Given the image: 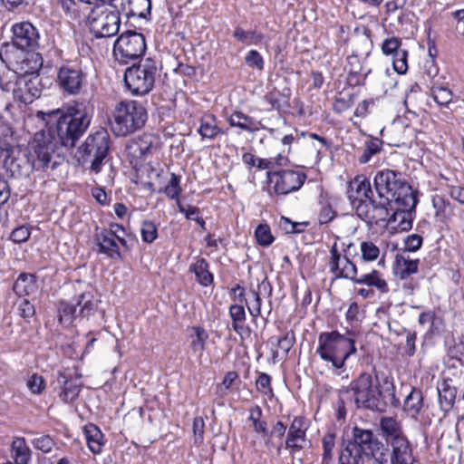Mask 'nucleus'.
I'll list each match as a JSON object with an SVG mask.
<instances>
[{
    "label": "nucleus",
    "mask_w": 464,
    "mask_h": 464,
    "mask_svg": "<svg viewBox=\"0 0 464 464\" xmlns=\"http://www.w3.org/2000/svg\"><path fill=\"white\" fill-rule=\"evenodd\" d=\"M255 237L257 243L263 246H270L275 239L267 224H259L255 230Z\"/></svg>",
    "instance_id": "obj_44"
},
{
    "label": "nucleus",
    "mask_w": 464,
    "mask_h": 464,
    "mask_svg": "<svg viewBox=\"0 0 464 464\" xmlns=\"http://www.w3.org/2000/svg\"><path fill=\"white\" fill-rule=\"evenodd\" d=\"M157 75L156 62L146 58L126 69L124 82L133 95L142 96L152 90Z\"/></svg>",
    "instance_id": "obj_8"
},
{
    "label": "nucleus",
    "mask_w": 464,
    "mask_h": 464,
    "mask_svg": "<svg viewBox=\"0 0 464 464\" xmlns=\"http://www.w3.org/2000/svg\"><path fill=\"white\" fill-rule=\"evenodd\" d=\"M336 217V211H334L330 204H324L322 206L318 214V222L320 225L328 224Z\"/></svg>",
    "instance_id": "obj_60"
},
{
    "label": "nucleus",
    "mask_w": 464,
    "mask_h": 464,
    "mask_svg": "<svg viewBox=\"0 0 464 464\" xmlns=\"http://www.w3.org/2000/svg\"><path fill=\"white\" fill-rule=\"evenodd\" d=\"M34 151H28V161L31 162L33 169H44L51 168L54 169L59 162L54 160L52 162V154L54 152L53 147H32Z\"/></svg>",
    "instance_id": "obj_22"
},
{
    "label": "nucleus",
    "mask_w": 464,
    "mask_h": 464,
    "mask_svg": "<svg viewBox=\"0 0 464 464\" xmlns=\"http://www.w3.org/2000/svg\"><path fill=\"white\" fill-rule=\"evenodd\" d=\"M233 36L240 43L246 44H258L263 42L265 36L263 34L252 30L245 31L242 27H236L233 32Z\"/></svg>",
    "instance_id": "obj_33"
},
{
    "label": "nucleus",
    "mask_w": 464,
    "mask_h": 464,
    "mask_svg": "<svg viewBox=\"0 0 464 464\" xmlns=\"http://www.w3.org/2000/svg\"><path fill=\"white\" fill-rule=\"evenodd\" d=\"M268 291V294L271 295L272 287L266 280H263L258 285V291L252 290L250 292L254 301L251 304V305H247L249 314L254 317L257 318L261 314V305H262V300L259 295V291Z\"/></svg>",
    "instance_id": "obj_32"
},
{
    "label": "nucleus",
    "mask_w": 464,
    "mask_h": 464,
    "mask_svg": "<svg viewBox=\"0 0 464 464\" xmlns=\"http://www.w3.org/2000/svg\"><path fill=\"white\" fill-rule=\"evenodd\" d=\"M110 140L109 132L104 128H100L91 133L82 145H108Z\"/></svg>",
    "instance_id": "obj_46"
},
{
    "label": "nucleus",
    "mask_w": 464,
    "mask_h": 464,
    "mask_svg": "<svg viewBox=\"0 0 464 464\" xmlns=\"http://www.w3.org/2000/svg\"><path fill=\"white\" fill-rule=\"evenodd\" d=\"M150 147H126L128 155L130 157V162L132 167L138 170L139 160L142 159L149 151Z\"/></svg>",
    "instance_id": "obj_56"
},
{
    "label": "nucleus",
    "mask_w": 464,
    "mask_h": 464,
    "mask_svg": "<svg viewBox=\"0 0 464 464\" xmlns=\"http://www.w3.org/2000/svg\"><path fill=\"white\" fill-rule=\"evenodd\" d=\"M306 178V174L299 169L268 170L266 172V191L270 196H286L298 191Z\"/></svg>",
    "instance_id": "obj_11"
},
{
    "label": "nucleus",
    "mask_w": 464,
    "mask_h": 464,
    "mask_svg": "<svg viewBox=\"0 0 464 464\" xmlns=\"http://www.w3.org/2000/svg\"><path fill=\"white\" fill-rule=\"evenodd\" d=\"M430 92L434 102L440 106H448L453 99V92L445 86H433Z\"/></svg>",
    "instance_id": "obj_36"
},
{
    "label": "nucleus",
    "mask_w": 464,
    "mask_h": 464,
    "mask_svg": "<svg viewBox=\"0 0 464 464\" xmlns=\"http://www.w3.org/2000/svg\"><path fill=\"white\" fill-rule=\"evenodd\" d=\"M374 188L378 198L388 199L399 206H414V195L418 194L405 180L402 174L392 169H382L374 177Z\"/></svg>",
    "instance_id": "obj_5"
},
{
    "label": "nucleus",
    "mask_w": 464,
    "mask_h": 464,
    "mask_svg": "<svg viewBox=\"0 0 464 464\" xmlns=\"http://www.w3.org/2000/svg\"><path fill=\"white\" fill-rule=\"evenodd\" d=\"M198 131L203 139L208 138L210 140L216 138L219 134H223L215 124V119L210 116L202 120Z\"/></svg>",
    "instance_id": "obj_39"
},
{
    "label": "nucleus",
    "mask_w": 464,
    "mask_h": 464,
    "mask_svg": "<svg viewBox=\"0 0 464 464\" xmlns=\"http://www.w3.org/2000/svg\"><path fill=\"white\" fill-rule=\"evenodd\" d=\"M379 427L385 444L383 450L366 455L372 459L370 464H416L413 446L401 421L385 416L380 419Z\"/></svg>",
    "instance_id": "obj_3"
},
{
    "label": "nucleus",
    "mask_w": 464,
    "mask_h": 464,
    "mask_svg": "<svg viewBox=\"0 0 464 464\" xmlns=\"http://www.w3.org/2000/svg\"><path fill=\"white\" fill-rule=\"evenodd\" d=\"M314 140H318L320 142L324 143V140L323 138L318 137L315 133L312 132H304V131H297L295 130V135L289 134L285 135L283 140V145H289L292 143H305L310 144L313 143Z\"/></svg>",
    "instance_id": "obj_34"
},
{
    "label": "nucleus",
    "mask_w": 464,
    "mask_h": 464,
    "mask_svg": "<svg viewBox=\"0 0 464 464\" xmlns=\"http://www.w3.org/2000/svg\"><path fill=\"white\" fill-rule=\"evenodd\" d=\"M180 179H181L180 176H179L175 173L170 174V179L169 180L168 184L163 188V192L170 199H178L179 200V197L182 191L181 187H180Z\"/></svg>",
    "instance_id": "obj_40"
},
{
    "label": "nucleus",
    "mask_w": 464,
    "mask_h": 464,
    "mask_svg": "<svg viewBox=\"0 0 464 464\" xmlns=\"http://www.w3.org/2000/svg\"><path fill=\"white\" fill-rule=\"evenodd\" d=\"M401 42L399 38L396 37H390L386 38L382 44V51L383 54L394 56V54H397L399 51H402L403 49L401 48Z\"/></svg>",
    "instance_id": "obj_52"
},
{
    "label": "nucleus",
    "mask_w": 464,
    "mask_h": 464,
    "mask_svg": "<svg viewBox=\"0 0 464 464\" xmlns=\"http://www.w3.org/2000/svg\"><path fill=\"white\" fill-rule=\"evenodd\" d=\"M84 435L91 452L94 455L102 453L105 440L104 435L98 426L94 424L86 425L84 428Z\"/></svg>",
    "instance_id": "obj_27"
},
{
    "label": "nucleus",
    "mask_w": 464,
    "mask_h": 464,
    "mask_svg": "<svg viewBox=\"0 0 464 464\" xmlns=\"http://www.w3.org/2000/svg\"><path fill=\"white\" fill-rule=\"evenodd\" d=\"M246 64L252 69L262 71L265 62L262 55L256 50H250L245 57Z\"/></svg>",
    "instance_id": "obj_54"
},
{
    "label": "nucleus",
    "mask_w": 464,
    "mask_h": 464,
    "mask_svg": "<svg viewBox=\"0 0 464 464\" xmlns=\"http://www.w3.org/2000/svg\"><path fill=\"white\" fill-rule=\"evenodd\" d=\"M256 389L264 394H272L271 377L265 372H260L256 381Z\"/></svg>",
    "instance_id": "obj_57"
},
{
    "label": "nucleus",
    "mask_w": 464,
    "mask_h": 464,
    "mask_svg": "<svg viewBox=\"0 0 464 464\" xmlns=\"http://www.w3.org/2000/svg\"><path fill=\"white\" fill-rule=\"evenodd\" d=\"M30 235L31 232L27 227L20 226L12 231L10 238L14 243L21 244L26 242L29 239Z\"/></svg>",
    "instance_id": "obj_59"
},
{
    "label": "nucleus",
    "mask_w": 464,
    "mask_h": 464,
    "mask_svg": "<svg viewBox=\"0 0 464 464\" xmlns=\"http://www.w3.org/2000/svg\"><path fill=\"white\" fill-rule=\"evenodd\" d=\"M205 429V421L201 417H196L193 420V432L195 436V443H201L203 441Z\"/></svg>",
    "instance_id": "obj_63"
},
{
    "label": "nucleus",
    "mask_w": 464,
    "mask_h": 464,
    "mask_svg": "<svg viewBox=\"0 0 464 464\" xmlns=\"http://www.w3.org/2000/svg\"><path fill=\"white\" fill-rule=\"evenodd\" d=\"M33 445L34 446L35 449L44 453H48L53 450L54 446V441L50 436L44 435L34 439L33 440Z\"/></svg>",
    "instance_id": "obj_58"
},
{
    "label": "nucleus",
    "mask_w": 464,
    "mask_h": 464,
    "mask_svg": "<svg viewBox=\"0 0 464 464\" xmlns=\"http://www.w3.org/2000/svg\"><path fill=\"white\" fill-rule=\"evenodd\" d=\"M423 243V238L421 236L418 234H411L405 237L404 239V248L401 252L407 255L409 252H416L419 250Z\"/></svg>",
    "instance_id": "obj_53"
},
{
    "label": "nucleus",
    "mask_w": 464,
    "mask_h": 464,
    "mask_svg": "<svg viewBox=\"0 0 464 464\" xmlns=\"http://www.w3.org/2000/svg\"><path fill=\"white\" fill-rule=\"evenodd\" d=\"M438 394L440 409L445 413L449 412L455 403L457 389L447 383H443L441 388H438Z\"/></svg>",
    "instance_id": "obj_31"
},
{
    "label": "nucleus",
    "mask_w": 464,
    "mask_h": 464,
    "mask_svg": "<svg viewBox=\"0 0 464 464\" xmlns=\"http://www.w3.org/2000/svg\"><path fill=\"white\" fill-rule=\"evenodd\" d=\"M229 316L231 318L232 323H245L246 316L244 306L240 304H232L228 310Z\"/></svg>",
    "instance_id": "obj_61"
},
{
    "label": "nucleus",
    "mask_w": 464,
    "mask_h": 464,
    "mask_svg": "<svg viewBox=\"0 0 464 464\" xmlns=\"http://www.w3.org/2000/svg\"><path fill=\"white\" fill-rule=\"evenodd\" d=\"M20 78L14 71L6 70L0 74V89L3 92L14 93L16 89V80Z\"/></svg>",
    "instance_id": "obj_42"
},
{
    "label": "nucleus",
    "mask_w": 464,
    "mask_h": 464,
    "mask_svg": "<svg viewBox=\"0 0 464 464\" xmlns=\"http://www.w3.org/2000/svg\"><path fill=\"white\" fill-rule=\"evenodd\" d=\"M36 115L47 127L34 134L36 145H75L91 122L84 103L79 102H74L66 111H39Z\"/></svg>",
    "instance_id": "obj_2"
},
{
    "label": "nucleus",
    "mask_w": 464,
    "mask_h": 464,
    "mask_svg": "<svg viewBox=\"0 0 464 464\" xmlns=\"http://www.w3.org/2000/svg\"><path fill=\"white\" fill-rule=\"evenodd\" d=\"M414 206H399L396 204L395 209L390 217V224L396 223L401 231H409L412 227V221L415 217V208L419 202L418 194L414 195Z\"/></svg>",
    "instance_id": "obj_21"
},
{
    "label": "nucleus",
    "mask_w": 464,
    "mask_h": 464,
    "mask_svg": "<svg viewBox=\"0 0 464 464\" xmlns=\"http://www.w3.org/2000/svg\"><path fill=\"white\" fill-rule=\"evenodd\" d=\"M147 111L140 102L136 101L121 102L114 114V132L120 136H126L139 129L146 122Z\"/></svg>",
    "instance_id": "obj_9"
},
{
    "label": "nucleus",
    "mask_w": 464,
    "mask_h": 464,
    "mask_svg": "<svg viewBox=\"0 0 464 464\" xmlns=\"http://www.w3.org/2000/svg\"><path fill=\"white\" fill-rule=\"evenodd\" d=\"M392 202L388 198H379V200L373 198L371 199L372 204V217L370 223L379 224L380 222L388 221L390 223V217L393 209H395L396 204Z\"/></svg>",
    "instance_id": "obj_24"
},
{
    "label": "nucleus",
    "mask_w": 464,
    "mask_h": 464,
    "mask_svg": "<svg viewBox=\"0 0 464 464\" xmlns=\"http://www.w3.org/2000/svg\"><path fill=\"white\" fill-rule=\"evenodd\" d=\"M338 394L343 406L346 401L358 411L383 413L400 405L392 379L386 377L381 382L377 375L370 372L360 373Z\"/></svg>",
    "instance_id": "obj_1"
},
{
    "label": "nucleus",
    "mask_w": 464,
    "mask_h": 464,
    "mask_svg": "<svg viewBox=\"0 0 464 464\" xmlns=\"http://www.w3.org/2000/svg\"><path fill=\"white\" fill-rule=\"evenodd\" d=\"M44 88L43 79L38 73L20 75L14 90V99L24 104H30L40 98Z\"/></svg>",
    "instance_id": "obj_15"
},
{
    "label": "nucleus",
    "mask_w": 464,
    "mask_h": 464,
    "mask_svg": "<svg viewBox=\"0 0 464 464\" xmlns=\"http://www.w3.org/2000/svg\"><path fill=\"white\" fill-rule=\"evenodd\" d=\"M19 314L24 318L29 319L33 317L35 314V309L34 304L30 303L27 299H23L18 304Z\"/></svg>",
    "instance_id": "obj_62"
},
{
    "label": "nucleus",
    "mask_w": 464,
    "mask_h": 464,
    "mask_svg": "<svg viewBox=\"0 0 464 464\" xmlns=\"http://www.w3.org/2000/svg\"><path fill=\"white\" fill-rule=\"evenodd\" d=\"M279 225L286 233H301L308 226L307 222H292L289 218L282 217Z\"/></svg>",
    "instance_id": "obj_55"
},
{
    "label": "nucleus",
    "mask_w": 464,
    "mask_h": 464,
    "mask_svg": "<svg viewBox=\"0 0 464 464\" xmlns=\"http://www.w3.org/2000/svg\"><path fill=\"white\" fill-rule=\"evenodd\" d=\"M12 44L22 51L34 50L39 45V32L30 22L15 23L11 28Z\"/></svg>",
    "instance_id": "obj_16"
},
{
    "label": "nucleus",
    "mask_w": 464,
    "mask_h": 464,
    "mask_svg": "<svg viewBox=\"0 0 464 464\" xmlns=\"http://www.w3.org/2000/svg\"><path fill=\"white\" fill-rule=\"evenodd\" d=\"M408 52L406 50L399 51L397 54L392 57V66L399 74H404L408 70Z\"/></svg>",
    "instance_id": "obj_50"
},
{
    "label": "nucleus",
    "mask_w": 464,
    "mask_h": 464,
    "mask_svg": "<svg viewBox=\"0 0 464 464\" xmlns=\"http://www.w3.org/2000/svg\"><path fill=\"white\" fill-rule=\"evenodd\" d=\"M420 259H411L404 252L396 255L393 273L400 280H406L419 270Z\"/></svg>",
    "instance_id": "obj_23"
},
{
    "label": "nucleus",
    "mask_w": 464,
    "mask_h": 464,
    "mask_svg": "<svg viewBox=\"0 0 464 464\" xmlns=\"http://www.w3.org/2000/svg\"><path fill=\"white\" fill-rule=\"evenodd\" d=\"M37 288L36 276L29 273H21L13 285V291L20 297L35 293Z\"/></svg>",
    "instance_id": "obj_26"
},
{
    "label": "nucleus",
    "mask_w": 464,
    "mask_h": 464,
    "mask_svg": "<svg viewBox=\"0 0 464 464\" xmlns=\"http://www.w3.org/2000/svg\"><path fill=\"white\" fill-rule=\"evenodd\" d=\"M271 342H276L277 344V347L283 351L284 353L287 354L288 352L293 347L295 338V334L293 331L285 333L282 337L276 338V337H271Z\"/></svg>",
    "instance_id": "obj_49"
},
{
    "label": "nucleus",
    "mask_w": 464,
    "mask_h": 464,
    "mask_svg": "<svg viewBox=\"0 0 464 464\" xmlns=\"http://www.w3.org/2000/svg\"><path fill=\"white\" fill-rule=\"evenodd\" d=\"M117 230L102 228L94 235V241L97 246V253L105 255L111 259H122L119 245L116 241Z\"/></svg>",
    "instance_id": "obj_20"
},
{
    "label": "nucleus",
    "mask_w": 464,
    "mask_h": 464,
    "mask_svg": "<svg viewBox=\"0 0 464 464\" xmlns=\"http://www.w3.org/2000/svg\"><path fill=\"white\" fill-rule=\"evenodd\" d=\"M356 184V196L353 193L350 194L349 199L353 208L355 209L357 216L363 221L370 223L372 217V204L371 199H373V192L371 188L370 182L362 180L355 182Z\"/></svg>",
    "instance_id": "obj_17"
},
{
    "label": "nucleus",
    "mask_w": 464,
    "mask_h": 464,
    "mask_svg": "<svg viewBox=\"0 0 464 464\" xmlns=\"http://www.w3.org/2000/svg\"><path fill=\"white\" fill-rule=\"evenodd\" d=\"M121 12L116 7H93L88 15L90 33L97 39L116 35L121 26Z\"/></svg>",
    "instance_id": "obj_10"
},
{
    "label": "nucleus",
    "mask_w": 464,
    "mask_h": 464,
    "mask_svg": "<svg viewBox=\"0 0 464 464\" xmlns=\"http://www.w3.org/2000/svg\"><path fill=\"white\" fill-rule=\"evenodd\" d=\"M335 434L329 432L323 438V457L321 464H330L334 458V450L335 448Z\"/></svg>",
    "instance_id": "obj_37"
},
{
    "label": "nucleus",
    "mask_w": 464,
    "mask_h": 464,
    "mask_svg": "<svg viewBox=\"0 0 464 464\" xmlns=\"http://www.w3.org/2000/svg\"><path fill=\"white\" fill-rule=\"evenodd\" d=\"M121 10L125 12L128 17L138 16L147 19L151 12L150 0H125Z\"/></svg>",
    "instance_id": "obj_25"
},
{
    "label": "nucleus",
    "mask_w": 464,
    "mask_h": 464,
    "mask_svg": "<svg viewBox=\"0 0 464 464\" xmlns=\"http://www.w3.org/2000/svg\"><path fill=\"white\" fill-rule=\"evenodd\" d=\"M360 249L362 253V258L366 262L376 260L380 255L379 247L372 241L362 242Z\"/></svg>",
    "instance_id": "obj_47"
},
{
    "label": "nucleus",
    "mask_w": 464,
    "mask_h": 464,
    "mask_svg": "<svg viewBox=\"0 0 464 464\" xmlns=\"http://www.w3.org/2000/svg\"><path fill=\"white\" fill-rule=\"evenodd\" d=\"M55 389L59 390V397L65 403L73 402L79 396L82 385L72 381L69 369L59 370L53 381Z\"/></svg>",
    "instance_id": "obj_18"
},
{
    "label": "nucleus",
    "mask_w": 464,
    "mask_h": 464,
    "mask_svg": "<svg viewBox=\"0 0 464 464\" xmlns=\"http://www.w3.org/2000/svg\"><path fill=\"white\" fill-rule=\"evenodd\" d=\"M330 272L335 279L344 278L353 281L357 285H365L375 287L382 294L389 292L387 282L382 278V274L377 270L357 276V266L346 256H342L334 243L330 249V260L328 263Z\"/></svg>",
    "instance_id": "obj_4"
},
{
    "label": "nucleus",
    "mask_w": 464,
    "mask_h": 464,
    "mask_svg": "<svg viewBox=\"0 0 464 464\" xmlns=\"http://www.w3.org/2000/svg\"><path fill=\"white\" fill-rule=\"evenodd\" d=\"M263 411L259 405H254L250 409L249 420L253 423V427L256 432L268 434L267 423L266 420H261Z\"/></svg>",
    "instance_id": "obj_35"
},
{
    "label": "nucleus",
    "mask_w": 464,
    "mask_h": 464,
    "mask_svg": "<svg viewBox=\"0 0 464 464\" xmlns=\"http://www.w3.org/2000/svg\"><path fill=\"white\" fill-rule=\"evenodd\" d=\"M228 121L231 126L238 127L242 130H250L254 128L253 119L240 111H236L230 115Z\"/></svg>",
    "instance_id": "obj_41"
},
{
    "label": "nucleus",
    "mask_w": 464,
    "mask_h": 464,
    "mask_svg": "<svg viewBox=\"0 0 464 464\" xmlns=\"http://www.w3.org/2000/svg\"><path fill=\"white\" fill-rule=\"evenodd\" d=\"M316 353L323 361L331 362L334 369L339 370L356 353L355 342L353 337L337 331L324 332L318 336Z\"/></svg>",
    "instance_id": "obj_7"
},
{
    "label": "nucleus",
    "mask_w": 464,
    "mask_h": 464,
    "mask_svg": "<svg viewBox=\"0 0 464 464\" xmlns=\"http://www.w3.org/2000/svg\"><path fill=\"white\" fill-rule=\"evenodd\" d=\"M423 407V395L420 390L413 388L404 401V411L412 419L417 420Z\"/></svg>",
    "instance_id": "obj_30"
},
{
    "label": "nucleus",
    "mask_w": 464,
    "mask_h": 464,
    "mask_svg": "<svg viewBox=\"0 0 464 464\" xmlns=\"http://www.w3.org/2000/svg\"><path fill=\"white\" fill-rule=\"evenodd\" d=\"M146 51L145 37L135 31H126L115 41L113 54L122 63L140 58Z\"/></svg>",
    "instance_id": "obj_13"
},
{
    "label": "nucleus",
    "mask_w": 464,
    "mask_h": 464,
    "mask_svg": "<svg viewBox=\"0 0 464 464\" xmlns=\"http://www.w3.org/2000/svg\"><path fill=\"white\" fill-rule=\"evenodd\" d=\"M56 84L63 94L77 96L87 85V73L78 64H63L57 71Z\"/></svg>",
    "instance_id": "obj_14"
},
{
    "label": "nucleus",
    "mask_w": 464,
    "mask_h": 464,
    "mask_svg": "<svg viewBox=\"0 0 464 464\" xmlns=\"http://www.w3.org/2000/svg\"><path fill=\"white\" fill-rule=\"evenodd\" d=\"M384 443L371 429L354 426L339 456L340 464H364L363 456L383 450Z\"/></svg>",
    "instance_id": "obj_6"
},
{
    "label": "nucleus",
    "mask_w": 464,
    "mask_h": 464,
    "mask_svg": "<svg viewBox=\"0 0 464 464\" xmlns=\"http://www.w3.org/2000/svg\"><path fill=\"white\" fill-rule=\"evenodd\" d=\"M141 238L145 243L151 244L158 237V228L154 222L144 220L140 227Z\"/></svg>",
    "instance_id": "obj_45"
},
{
    "label": "nucleus",
    "mask_w": 464,
    "mask_h": 464,
    "mask_svg": "<svg viewBox=\"0 0 464 464\" xmlns=\"http://www.w3.org/2000/svg\"><path fill=\"white\" fill-rule=\"evenodd\" d=\"M13 464H28L31 460V450L24 437H15L11 444Z\"/></svg>",
    "instance_id": "obj_28"
},
{
    "label": "nucleus",
    "mask_w": 464,
    "mask_h": 464,
    "mask_svg": "<svg viewBox=\"0 0 464 464\" xmlns=\"http://www.w3.org/2000/svg\"><path fill=\"white\" fill-rule=\"evenodd\" d=\"M14 147H0V162L5 168L12 166L14 163V158H13Z\"/></svg>",
    "instance_id": "obj_64"
},
{
    "label": "nucleus",
    "mask_w": 464,
    "mask_h": 464,
    "mask_svg": "<svg viewBox=\"0 0 464 464\" xmlns=\"http://www.w3.org/2000/svg\"><path fill=\"white\" fill-rule=\"evenodd\" d=\"M56 306L59 322L69 326L78 317L88 318L93 314L98 308V301L92 292H84L77 296L75 303L60 300Z\"/></svg>",
    "instance_id": "obj_12"
},
{
    "label": "nucleus",
    "mask_w": 464,
    "mask_h": 464,
    "mask_svg": "<svg viewBox=\"0 0 464 464\" xmlns=\"http://www.w3.org/2000/svg\"><path fill=\"white\" fill-rule=\"evenodd\" d=\"M189 270L195 274L198 282L203 286H209L214 280L212 273L209 271V265L203 257H198L192 264Z\"/></svg>",
    "instance_id": "obj_29"
},
{
    "label": "nucleus",
    "mask_w": 464,
    "mask_h": 464,
    "mask_svg": "<svg viewBox=\"0 0 464 464\" xmlns=\"http://www.w3.org/2000/svg\"><path fill=\"white\" fill-rule=\"evenodd\" d=\"M26 385L33 394H41L45 390V380L43 376L34 373L27 380Z\"/></svg>",
    "instance_id": "obj_51"
},
{
    "label": "nucleus",
    "mask_w": 464,
    "mask_h": 464,
    "mask_svg": "<svg viewBox=\"0 0 464 464\" xmlns=\"http://www.w3.org/2000/svg\"><path fill=\"white\" fill-rule=\"evenodd\" d=\"M378 102L379 99L372 98L362 101L357 105L354 111V116L363 118L368 114L375 113L379 109Z\"/></svg>",
    "instance_id": "obj_43"
},
{
    "label": "nucleus",
    "mask_w": 464,
    "mask_h": 464,
    "mask_svg": "<svg viewBox=\"0 0 464 464\" xmlns=\"http://www.w3.org/2000/svg\"><path fill=\"white\" fill-rule=\"evenodd\" d=\"M14 140V131L9 121L0 114V145H11Z\"/></svg>",
    "instance_id": "obj_48"
},
{
    "label": "nucleus",
    "mask_w": 464,
    "mask_h": 464,
    "mask_svg": "<svg viewBox=\"0 0 464 464\" xmlns=\"http://www.w3.org/2000/svg\"><path fill=\"white\" fill-rule=\"evenodd\" d=\"M179 211L185 215L187 219L196 221L199 227L206 230V222L199 216L200 210L198 208L191 205L184 206L179 201L177 202Z\"/></svg>",
    "instance_id": "obj_38"
},
{
    "label": "nucleus",
    "mask_w": 464,
    "mask_h": 464,
    "mask_svg": "<svg viewBox=\"0 0 464 464\" xmlns=\"http://www.w3.org/2000/svg\"><path fill=\"white\" fill-rule=\"evenodd\" d=\"M308 428L309 424L304 417H295L287 430L285 449L290 450L292 453L303 450Z\"/></svg>",
    "instance_id": "obj_19"
}]
</instances>
